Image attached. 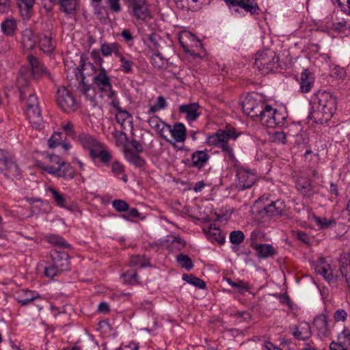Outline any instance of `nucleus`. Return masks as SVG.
<instances>
[{"label":"nucleus","instance_id":"bb28decb","mask_svg":"<svg viewBox=\"0 0 350 350\" xmlns=\"http://www.w3.org/2000/svg\"><path fill=\"white\" fill-rule=\"evenodd\" d=\"M254 250L258 258L266 259L273 257L277 254L276 249L271 244L260 243L259 245H254Z\"/></svg>","mask_w":350,"mask_h":350},{"label":"nucleus","instance_id":"2eb2a0df","mask_svg":"<svg viewBox=\"0 0 350 350\" xmlns=\"http://www.w3.org/2000/svg\"><path fill=\"white\" fill-rule=\"evenodd\" d=\"M210 157L208 150H196L192 153L191 161L187 159L185 163L190 167L201 170L207 165Z\"/></svg>","mask_w":350,"mask_h":350},{"label":"nucleus","instance_id":"6ab92c4d","mask_svg":"<svg viewBox=\"0 0 350 350\" xmlns=\"http://www.w3.org/2000/svg\"><path fill=\"white\" fill-rule=\"evenodd\" d=\"M27 60L31 66V70L26 68V71L31 77H39L40 75H46L49 77L50 73L47 68L42 65L37 57L31 54L27 55Z\"/></svg>","mask_w":350,"mask_h":350},{"label":"nucleus","instance_id":"de8ad7c7","mask_svg":"<svg viewBox=\"0 0 350 350\" xmlns=\"http://www.w3.org/2000/svg\"><path fill=\"white\" fill-rule=\"evenodd\" d=\"M229 239L233 245H239L244 241L245 235L241 230H234L230 232Z\"/></svg>","mask_w":350,"mask_h":350},{"label":"nucleus","instance_id":"9b49d317","mask_svg":"<svg viewBox=\"0 0 350 350\" xmlns=\"http://www.w3.org/2000/svg\"><path fill=\"white\" fill-rule=\"evenodd\" d=\"M94 84L101 92L107 93L109 98L116 96V92L112 90V85L105 68H101L93 78Z\"/></svg>","mask_w":350,"mask_h":350},{"label":"nucleus","instance_id":"f03ea898","mask_svg":"<svg viewBox=\"0 0 350 350\" xmlns=\"http://www.w3.org/2000/svg\"><path fill=\"white\" fill-rule=\"evenodd\" d=\"M238 134L234 130H218L216 133H213L206 138V143L209 146H213L221 149L225 153V159L231 161L236 165L237 160L234 154L233 148L229 144L230 139H236Z\"/></svg>","mask_w":350,"mask_h":350},{"label":"nucleus","instance_id":"7ed1b4c3","mask_svg":"<svg viewBox=\"0 0 350 350\" xmlns=\"http://www.w3.org/2000/svg\"><path fill=\"white\" fill-rule=\"evenodd\" d=\"M78 139L81 145L90 150L89 155L95 163L98 159L103 165H109L112 159L111 154L92 135L84 133L80 134Z\"/></svg>","mask_w":350,"mask_h":350},{"label":"nucleus","instance_id":"c756f323","mask_svg":"<svg viewBox=\"0 0 350 350\" xmlns=\"http://www.w3.org/2000/svg\"><path fill=\"white\" fill-rule=\"evenodd\" d=\"M313 324L319 331V334L326 336L328 334L327 317L324 314L317 316L313 320Z\"/></svg>","mask_w":350,"mask_h":350},{"label":"nucleus","instance_id":"9d476101","mask_svg":"<svg viewBox=\"0 0 350 350\" xmlns=\"http://www.w3.org/2000/svg\"><path fill=\"white\" fill-rule=\"evenodd\" d=\"M230 9L239 13V8L252 15H258L260 9L255 0H224Z\"/></svg>","mask_w":350,"mask_h":350},{"label":"nucleus","instance_id":"2f4dec72","mask_svg":"<svg viewBox=\"0 0 350 350\" xmlns=\"http://www.w3.org/2000/svg\"><path fill=\"white\" fill-rule=\"evenodd\" d=\"M21 15L29 18L32 13L35 0H16Z\"/></svg>","mask_w":350,"mask_h":350},{"label":"nucleus","instance_id":"58836bf2","mask_svg":"<svg viewBox=\"0 0 350 350\" xmlns=\"http://www.w3.org/2000/svg\"><path fill=\"white\" fill-rule=\"evenodd\" d=\"M3 33L8 36H13L16 29V21L14 19H7L1 25Z\"/></svg>","mask_w":350,"mask_h":350},{"label":"nucleus","instance_id":"a18cd8bd","mask_svg":"<svg viewBox=\"0 0 350 350\" xmlns=\"http://www.w3.org/2000/svg\"><path fill=\"white\" fill-rule=\"evenodd\" d=\"M328 28H331L336 31H343L350 28V20L342 18L337 23H332L327 25Z\"/></svg>","mask_w":350,"mask_h":350},{"label":"nucleus","instance_id":"bf43d9fd","mask_svg":"<svg viewBox=\"0 0 350 350\" xmlns=\"http://www.w3.org/2000/svg\"><path fill=\"white\" fill-rule=\"evenodd\" d=\"M230 317L243 319L244 321L250 319L251 314L247 311H234L230 313Z\"/></svg>","mask_w":350,"mask_h":350},{"label":"nucleus","instance_id":"8fccbe9b","mask_svg":"<svg viewBox=\"0 0 350 350\" xmlns=\"http://www.w3.org/2000/svg\"><path fill=\"white\" fill-rule=\"evenodd\" d=\"M125 283L134 284L138 282L137 273L135 271H126L122 275Z\"/></svg>","mask_w":350,"mask_h":350},{"label":"nucleus","instance_id":"f257e3e1","mask_svg":"<svg viewBox=\"0 0 350 350\" xmlns=\"http://www.w3.org/2000/svg\"><path fill=\"white\" fill-rule=\"evenodd\" d=\"M310 103L312 111L309 117L317 124L327 123L336 111V98L330 92L319 90L312 96Z\"/></svg>","mask_w":350,"mask_h":350},{"label":"nucleus","instance_id":"c85d7f7f","mask_svg":"<svg viewBox=\"0 0 350 350\" xmlns=\"http://www.w3.org/2000/svg\"><path fill=\"white\" fill-rule=\"evenodd\" d=\"M284 204L280 200L273 201L264 208L265 215L268 217L281 215L284 212Z\"/></svg>","mask_w":350,"mask_h":350},{"label":"nucleus","instance_id":"4c0bfd02","mask_svg":"<svg viewBox=\"0 0 350 350\" xmlns=\"http://www.w3.org/2000/svg\"><path fill=\"white\" fill-rule=\"evenodd\" d=\"M46 240L51 244L62 248H69L70 245L64 240L63 237L57 234H50L46 237Z\"/></svg>","mask_w":350,"mask_h":350},{"label":"nucleus","instance_id":"680f3d73","mask_svg":"<svg viewBox=\"0 0 350 350\" xmlns=\"http://www.w3.org/2000/svg\"><path fill=\"white\" fill-rule=\"evenodd\" d=\"M339 7L344 12L350 15V0H336Z\"/></svg>","mask_w":350,"mask_h":350},{"label":"nucleus","instance_id":"603ef678","mask_svg":"<svg viewBox=\"0 0 350 350\" xmlns=\"http://www.w3.org/2000/svg\"><path fill=\"white\" fill-rule=\"evenodd\" d=\"M117 111L118 112L116 114V120L118 123L123 124L125 121L131 119L132 118L131 114L126 110L121 109Z\"/></svg>","mask_w":350,"mask_h":350},{"label":"nucleus","instance_id":"0eeeda50","mask_svg":"<svg viewBox=\"0 0 350 350\" xmlns=\"http://www.w3.org/2000/svg\"><path fill=\"white\" fill-rule=\"evenodd\" d=\"M0 172H3L9 178L20 175V170L14 154L1 148H0Z\"/></svg>","mask_w":350,"mask_h":350},{"label":"nucleus","instance_id":"4d7b16f0","mask_svg":"<svg viewBox=\"0 0 350 350\" xmlns=\"http://www.w3.org/2000/svg\"><path fill=\"white\" fill-rule=\"evenodd\" d=\"M152 64L159 68L164 66V59L159 51L154 52L152 57Z\"/></svg>","mask_w":350,"mask_h":350},{"label":"nucleus","instance_id":"20e7f679","mask_svg":"<svg viewBox=\"0 0 350 350\" xmlns=\"http://www.w3.org/2000/svg\"><path fill=\"white\" fill-rule=\"evenodd\" d=\"M49 158V163L42 167L45 172L66 180H70L75 178L76 172L70 163L65 162L57 155H50Z\"/></svg>","mask_w":350,"mask_h":350},{"label":"nucleus","instance_id":"f8f14e48","mask_svg":"<svg viewBox=\"0 0 350 350\" xmlns=\"http://www.w3.org/2000/svg\"><path fill=\"white\" fill-rule=\"evenodd\" d=\"M237 188L239 191L250 188L256 182L255 173L250 170L239 167L237 170Z\"/></svg>","mask_w":350,"mask_h":350},{"label":"nucleus","instance_id":"ea45409f","mask_svg":"<svg viewBox=\"0 0 350 350\" xmlns=\"http://www.w3.org/2000/svg\"><path fill=\"white\" fill-rule=\"evenodd\" d=\"M183 280L200 289H204L206 288V283L193 274H183Z\"/></svg>","mask_w":350,"mask_h":350},{"label":"nucleus","instance_id":"774afa93","mask_svg":"<svg viewBox=\"0 0 350 350\" xmlns=\"http://www.w3.org/2000/svg\"><path fill=\"white\" fill-rule=\"evenodd\" d=\"M110 9L114 12H119L121 10L120 0H108Z\"/></svg>","mask_w":350,"mask_h":350},{"label":"nucleus","instance_id":"79ce46f5","mask_svg":"<svg viewBox=\"0 0 350 350\" xmlns=\"http://www.w3.org/2000/svg\"><path fill=\"white\" fill-rule=\"evenodd\" d=\"M130 265L131 266L146 267L150 266V262L146 256L135 255L131 257Z\"/></svg>","mask_w":350,"mask_h":350},{"label":"nucleus","instance_id":"6e6552de","mask_svg":"<svg viewBox=\"0 0 350 350\" xmlns=\"http://www.w3.org/2000/svg\"><path fill=\"white\" fill-rule=\"evenodd\" d=\"M56 100L59 108L66 113L73 112L77 109L74 95L65 87L59 88L57 90Z\"/></svg>","mask_w":350,"mask_h":350},{"label":"nucleus","instance_id":"c03bdc74","mask_svg":"<svg viewBox=\"0 0 350 350\" xmlns=\"http://www.w3.org/2000/svg\"><path fill=\"white\" fill-rule=\"evenodd\" d=\"M177 262L181 267L189 271L193 267V263L191 258L186 254H180L176 257Z\"/></svg>","mask_w":350,"mask_h":350},{"label":"nucleus","instance_id":"f704fd0d","mask_svg":"<svg viewBox=\"0 0 350 350\" xmlns=\"http://www.w3.org/2000/svg\"><path fill=\"white\" fill-rule=\"evenodd\" d=\"M125 157L129 162L137 167H142L146 165V161L132 150L125 152Z\"/></svg>","mask_w":350,"mask_h":350},{"label":"nucleus","instance_id":"b1692460","mask_svg":"<svg viewBox=\"0 0 350 350\" xmlns=\"http://www.w3.org/2000/svg\"><path fill=\"white\" fill-rule=\"evenodd\" d=\"M273 114H275V109L273 108L271 105L265 103L263 106L262 113H259L256 118L259 119L263 125L273 128Z\"/></svg>","mask_w":350,"mask_h":350},{"label":"nucleus","instance_id":"09e8293b","mask_svg":"<svg viewBox=\"0 0 350 350\" xmlns=\"http://www.w3.org/2000/svg\"><path fill=\"white\" fill-rule=\"evenodd\" d=\"M63 271H60L55 264L52 262L51 265L46 266L44 269V274L47 278H53V277L61 274Z\"/></svg>","mask_w":350,"mask_h":350},{"label":"nucleus","instance_id":"e433bc0d","mask_svg":"<svg viewBox=\"0 0 350 350\" xmlns=\"http://www.w3.org/2000/svg\"><path fill=\"white\" fill-rule=\"evenodd\" d=\"M206 235L211 241H216L220 244L224 243V237L221 234L220 229L217 227H213L211 225L208 230L206 232Z\"/></svg>","mask_w":350,"mask_h":350},{"label":"nucleus","instance_id":"c9c22d12","mask_svg":"<svg viewBox=\"0 0 350 350\" xmlns=\"http://www.w3.org/2000/svg\"><path fill=\"white\" fill-rule=\"evenodd\" d=\"M111 172L116 178L124 183L128 181L127 176L125 174V167L118 161H114L111 163Z\"/></svg>","mask_w":350,"mask_h":350},{"label":"nucleus","instance_id":"a878e982","mask_svg":"<svg viewBox=\"0 0 350 350\" xmlns=\"http://www.w3.org/2000/svg\"><path fill=\"white\" fill-rule=\"evenodd\" d=\"M200 105L197 103H193L187 105H181L179 107V111L181 113H185L187 115L186 118L189 121L196 120L200 113L198 111Z\"/></svg>","mask_w":350,"mask_h":350},{"label":"nucleus","instance_id":"5701e85b","mask_svg":"<svg viewBox=\"0 0 350 350\" xmlns=\"http://www.w3.org/2000/svg\"><path fill=\"white\" fill-rule=\"evenodd\" d=\"M314 83V76L308 69L304 70L300 75V91L302 93H308L311 91Z\"/></svg>","mask_w":350,"mask_h":350},{"label":"nucleus","instance_id":"7c9ffc66","mask_svg":"<svg viewBox=\"0 0 350 350\" xmlns=\"http://www.w3.org/2000/svg\"><path fill=\"white\" fill-rule=\"evenodd\" d=\"M120 46L117 42H103L100 44V51L101 54L105 57L110 56L112 53H113L114 55L117 57L118 54L120 53Z\"/></svg>","mask_w":350,"mask_h":350},{"label":"nucleus","instance_id":"0e129e2a","mask_svg":"<svg viewBox=\"0 0 350 350\" xmlns=\"http://www.w3.org/2000/svg\"><path fill=\"white\" fill-rule=\"evenodd\" d=\"M131 148L137 153H141L144 151V146L141 142L136 139H132L130 142Z\"/></svg>","mask_w":350,"mask_h":350},{"label":"nucleus","instance_id":"4468645a","mask_svg":"<svg viewBox=\"0 0 350 350\" xmlns=\"http://www.w3.org/2000/svg\"><path fill=\"white\" fill-rule=\"evenodd\" d=\"M129 14L137 20L145 21L150 16V10L146 0H137L128 4Z\"/></svg>","mask_w":350,"mask_h":350},{"label":"nucleus","instance_id":"1a4fd4ad","mask_svg":"<svg viewBox=\"0 0 350 350\" xmlns=\"http://www.w3.org/2000/svg\"><path fill=\"white\" fill-rule=\"evenodd\" d=\"M265 103L257 94H248L242 101V109L244 113L252 118H256L262 113Z\"/></svg>","mask_w":350,"mask_h":350},{"label":"nucleus","instance_id":"69168bd1","mask_svg":"<svg viewBox=\"0 0 350 350\" xmlns=\"http://www.w3.org/2000/svg\"><path fill=\"white\" fill-rule=\"evenodd\" d=\"M341 335L344 338L345 345L347 349H350V329L345 328L341 333Z\"/></svg>","mask_w":350,"mask_h":350},{"label":"nucleus","instance_id":"f3484780","mask_svg":"<svg viewBox=\"0 0 350 350\" xmlns=\"http://www.w3.org/2000/svg\"><path fill=\"white\" fill-rule=\"evenodd\" d=\"M296 188L304 198L311 199L318 192L314 190L312 180L307 177L301 176L296 181Z\"/></svg>","mask_w":350,"mask_h":350},{"label":"nucleus","instance_id":"cd10ccee","mask_svg":"<svg viewBox=\"0 0 350 350\" xmlns=\"http://www.w3.org/2000/svg\"><path fill=\"white\" fill-rule=\"evenodd\" d=\"M51 3H55L57 0H49ZM60 10L66 14H74L79 5V0H58Z\"/></svg>","mask_w":350,"mask_h":350},{"label":"nucleus","instance_id":"6e6d98bb","mask_svg":"<svg viewBox=\"0 0 350 350\" xmlns=\"http://www.w3.org/2000/svg\"><path fill=\"white\" fill-rule=\"evenodd\" d=\"M140 215L139 212L136 208H132L126 211V212L122 215V218L126 220H132L134 218H137Z\"/></svg>","mask_w":350,"mask_h":350},{"label":"nucleus","instance_id":"5fc2aeb1","mask_svg":"<svg viewBox=\"0 0 350 350\" xmlns=\"http://www.w3.org/2000/svg\"><path fill=\"white\" fill-rule=\"evenodd\" d=\"M61 133H55L48 140L49 147L52 148H55L59 144H62L61 142Z\"/></svg>","mask_w":350,"mask_h":350},{"label":"nucleus","instance_id":"e2e57ef3","mask_svg":"<svg viewBox=\"0 0 350 350\" xmlns=\"http://www.w3.org/2000/svg\"><path fill=\"white\" fill-rule=\"evenodd\" d=\"M260 236V232L257 230H254L250 234V245L254 250V245H259L260 243H258V238Z\"/></svg>","mask_w":350,"mask_h":350},{"label":"nucleus","instance_id":"49530a36","mask_svg":"<svg viewBox=\"0 0 350 350\" xmlns=\"http://www.w3.org/2000/svg\"><path fill=\"white\" fill-rule=\"evenodd\" d=\"M53 196V198L55 202V204L59 207H64L66 203V199L64 196L59 192L57 190L54 189L53 187H49L47 189Z\"/></svg>","mask_w":350,"mask_h":350},{"label":"nucleus","instance_id":"393cba45","mask_svg":"<svg viewBox=\"0 0 350 350\" xmlns=\"http://www.w3.org/2000/svg\"><path fill=\"white\" fill-rule=\"evenodd\" d=\"M148 123L152 129L157 131L162 138L165 139L166 142L172 144V140L168 139L167 135L165 134V129L167 126V124L162 122L159 117L155 116L150 117L148 120Z\"/></svg>","mask_w":350,"mask_h":350},{"label":"nucleus","instance_id":"412c9836","mask_svg":"<svg viewBox=\"0 0 350 350\" xmlns=\"http://www.w3.org/2000/svg\"><path fill=\"white\" fill-rule=\"evenodd\" d=\"M319 260L320 264L315 267L316 272L321 275L328 283L334 282L339 275L334 274L330 265H325V258H321Z\"/></svg>","mask_w":350,"mask_h":350},{"label":"nucleus","instance_id":"a19ab883","mask_svg":"<svg viewBox=\"0 0 350 350\" xmlns=\"http://www.w3.org/2000/svg\"><path fill=\"white\" fill-rule=\"evenodd\" d=\"M226 281L232 288L237 290L241 294L249 291V284L243 280H238L237 282H234L232 279L227 278Z\"/></svg>","mask_w":350,"mask_h":350},{"label":"nucleus","instance_id":"ddd939ff","mask_svg":"<svg viewBox=\"0 0 350 350\" xmlns=\"http://www.w3.org/2000/svg\"><path fill=\"white\" fill-rule=\"evenodd\" d=\"M36 38L40 50L44 53H51L55 49V35L51 30L38 33Z\"/></svg>","mask_w":350,"mask_h":350},{"label":"nucleus","instance_id":"37998d69","mask_svg":"<svg viewBox=\"0 0 350 350\" xmlns=\"http://www.w3.org/2000/svg\"><path fill=\"white\" fill-rule=\"evenodd\" d=\"M119 58L121 66L120 69L123 71L125 73H131L133 72V66L134 65L133 62L127 59L122 53L121 52L118 54L117 57Z\"/></svg>","mask_w":350,"mask_h":350},{"label":"nucleus","instance_id":"39448f33","mask_svg":"<svg viewBox=\"0 0 350 350\" xmlns=\"http://www.w3.org/2000/svg\"><path fill=\"white\" fill-rule=\"evenodd\" d=\"M279 57L273 51L265 50L256 54L255 66L264 75L275 72L280 67Z\"/></svg>","mask_w":350,"mask_h":350},{"label":"nucleus","instance_id":"423d86ee","mask_svg":"<svg viewBox=\"0 0 350 350\" xmlns=\"http://www.w3.org/2000/svg\"><path fill=\"white\" fill-rule=\"evenodd\" d=\"M25 114L31 126L36 129H41L44 122L36 95L30 93L25 100Z\"/></svg>","mask_w":350,"mask_h":350},{"label":"nucleus","instance_id":"864d4df0","mask_svg":"<svg viewBox=\"0 0 350 350\" xmlns=\"http://www.w3.org/2000/svg\"><path fill=\"white\" fill-rule=\"evenodd\" d=\"M161 40L159 35L155 33H152L148 36V40L152 44V50L154 52L159 51V49L160 48V44L159 43V40Z\"/></svg>","mask_w":350,"mask_h":350},{"label":"nucleus","instance_id":"473e14b6","mask_svg":"<svg viewBox=\"0 0 350 350\" xmlns=\"http://www.w3.org/2000/svg\"><path fill=\"white\" fill-rule=\"evenodd\" d=\"M313 221L315 222L319 230H324L334 228L336 221L334 219H327L314 215L312 216Z\"/></svg>","mask_w":350,"mask_h":350},{"label":"nucleus","instance_id":"052dcab7","mask_svg":"<svg viewBox=\"0 0 350 350\" xmlns=\"http://www.w3.org/2000/svg\"><path fill=\"white\" fill-rule=\"evenodd\" d=\"M274 120L273 122V127L277 126H281L284 124V122L285 120V118L282 116L280 113H279L275 109V114H273V120Z\"/></svg>","mask_w":350,"mask_h":350},{"label":"nucleus","instance_id":"3c124183","mask_svg":"<svg viewBox=\"0 0 350 350\" xmlns=\"http://www.w3.org/2000/svg\"><path fill=\"white\" fill-rule=\"evenodd\" d=\"M112 206L118 212H126L129 206V204L123 200H115L112 202Z\"/></svg>","mask_w":350,"mask_h":350},{"label":"nucleus","instance_id":"dca6fc26","mask_svg":"<svg viewBox=\"0 0 350 350\" xmlns=\"http://www.w3.org/2000/svg\"><path fill=\"white\" fill-rule=\"evenodd\" d=\"M52 262L60 271H66L70 269L69 255L67 252L58 249L52 250L50 252Z\"/></svg>","mask_w":350,"mask_h":350},{"label":"nucleus","instance_id":"72a5a7b5","mask_svg":"<svg viewBox=\"0 0 350 350\" xmlns=\"http://www.w3.org/2000/svg\"><path fill=\"white\" fill-rule=\"evenodd\" d=\"M21 42L24 49L27 50H31L34 48L36 41L30 29H27L23 32Z\"/></svg>","mask_w":350,"mask_h":350},{"label":"nucleus","instance_id":"338daca9","mask_svg":"<svg viewBox=\"0 0 350 350\" xmlns=\"http://www.w3.org/2000/svg\"><path fill=\"white\" fill-rule=\"evenodd\" d=\"M273 141L278 144H285L286 135L284 132H275L273 135Z\"/></svg>","mask_w":350,"mask_h":350},{"label":"nucleus","instance_id":"aec40b11","mask_svg":"<svg viewBox=\"0 0 350 350\" xmlns=\"http://www.w3.org/2000/svg\"><path fill=\"white\" fill-rule=\"evenodd\" d=\"M40 297V295L36 291L25 289L16 292L14 295L16 301L23 306L30 304Z\"/></svg>","mask_w":350,"mask_h":350},{"label":"nucleus","instance_id":"4be33fe9","mask_svg":"<svg viewBox=\"0 0 350 350\" xmlns=\"http://www.w3.org/2000/svg\"><path fill=\"white\" fill-rule=\"evenodd\" d=\"M30 75L26 71V68H22L20 70V75L17 78L16 84L19 90L21 100H25L27 92L29 89Z\"/></svg>","mask_w":350,"mask_h":350},{"label":"nucleus","instance_id":"a211bd4d","mask_svg":"<svg viewBox=\"0 0 350 350\" xmlns=\"http://www.w3.org/2000/svg\"><path fill=\"white\" fill-rule=\"evenodd\" d=\"M171 134L174 142L183 143L186 139V127L183 123H176L173 126L167 124L165 129V134Z\"/></svg>","mask_w":350,"mask_h":350},{"label":"nucleus","instance_id":"13d9d810","mask_svg":"<svg viewBox=\"0 0 350 350\" xmlns=\"http://www.w3.org/2000/svg\"><path fill=\"white\" fill-rule=\"evenodd\" d=\"M348 317L347 312L344 309H338L334 314V319L336 321H345Z\"/></svg>","mask_w":350,"mask_h":350}]
</instances>
